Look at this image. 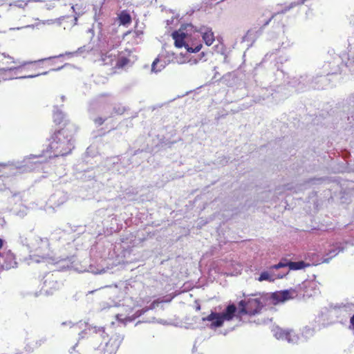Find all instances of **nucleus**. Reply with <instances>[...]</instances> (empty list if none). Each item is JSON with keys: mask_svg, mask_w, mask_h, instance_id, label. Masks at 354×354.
<instances>
[{"mask_svg": "<svg viewBox=\"0 0 354 354\" xmlns=\"http://www.w3.org/2000/svg\"><path fill=\"white\" fill-rule=\"evenodd\" d=\"M35 344V346H40V345H41V343H40V342H36Z\"/></svg>", "mask_w": 354, "mask_h": 354, "instance_id": "c756f323", "label": "nucleus"}, {"mask_svg": "<svg viewBox=\"0 0 354 354\" xmlns=\"http://www.w3.org/2000/svg\"><path fill=\"white\" fill-rule=\"evenodd\" d=\"M201 310V306L198 305L197 307H196V310Z\"/></svg>", "mask_w": 354, "mask_h": 354, "instance_id": "2f4dec72", "label": "nucleus"}, {"mask_svg": "<svg viewBox=\"0 0 354 354\" xmlns=\"http://www.w3.org/2000/svg\"><path fill=\"white\" fill-rule=\"evenodd\" d=\"M273 18V16H272L271 17H270L268 19H267L264 23L262 25L261 28V30L265 27L267 25L269 24V23L270 22V21L272 20V19Z\"/></svg>", "mask_w": 354, "mask_h": 354, "instance_id": "5701e85b", "label": "nucleus"}, {"mask_svg": "<svg viewBox=\"0 0 354 354\" xmlns=\"http://www.w3.org/2000/svg\"><path fill=\"white\" fill-rule=\"evenodd\" d=\"M53 122L54 130L49 139L48 150L55 157L68 155L74 148V136L77 127L58 110L53 112Z\"/></svg>", "mask_w": 354, "mask_h": 354, "instance_id": "f257e3e1", "label": "nucleus"}, {"mask_svg": "<svg viewBox=\"0 0 354 354\" xmlns=\"http://www.w3.org/2000/svg\"><path fill=\"white\" fill-rule=\"evenodd\" d=\"M34 348V345H32L31 344H27L22 350L25 352V353L30 354L33 352Z\"/></svg>", "mask_w": 354, "mask_h": 354, "instance_id": "aec40b11", "label": "nucleus"}, {"mask_svg": "<svg viewBox=\"0 0 354 354\" xmlns=\"http://www.w3.org/2000/svg\"><path fill=\"white\" fill-rule=\"evenodd\" d=\"M118 19L120 21V24L123 26L129 25L131 22V17L127 10L121 11L118 15Z\"/></svg>", "mask_w": 354, "mask_h": 354, "instance_id": "9d476101", "label": "nucleus"}, {"mask_svg": "<svg viewBox=\"0 0 354 354\" xmlns=\"http://www.w3.org/2000/svg\"><path fill=\"white\" fill-rule=\"evenodd\" d=\"M263 307V304L261 298H248L239 303V313L250 316L255 315L261 312Z\"/></svg>", "mask_w": 354, "mask_h": 354, "instance_id": "39448f33", "label": "nucleus"}, {"mask_svg": "<svg viewBox=\"0 0 354 354\" xmlns=\"http://www.w3.org/2000/svg\"><path fill=\"white\" fill-rule=\"evenodd\" d=\"M100 333H104V328H101V329H99L98 330Z\"/></svg>", "mask_w": 354, "mask_h": 354, "instance_id": "c85d7f7f", "label": "nucleus"}, {"mask_svg": "<svg viewBox=\"0 0 354 354\" xmlns=\"http://www.w3.org/2000/svg\"><path fill=\"white\" fill-rule=\"evenodd\" d=\"M131 32H132L131 30H129V31H127L124 35H129V34L131 33Z\"/></svg>", "mask_w": 354, "mask_h": 354, "instance_id": "7c9ffc66", "label": "nucleus"}, {"mask_svg": "<svg viewBox=\"0 0 354 354\" xmlns=\"http://www.w3.org/2000/svg\"><path fill=\"white\" fill-rule=\"evenodd\" d=\"M299 295L302 297L310 298L317 295L319 291L316 282L313 281H306L301 284L297 286Z\"/></svg>", "mask_w": 354, "mask_h": 354, "instance_id": "423d86ee", "label": "nucleus"}, {"mask_svg": "<svg viewBox=\"0 0 354 354\" xmlns=\"http://www.w3.org/2000/svg\"><path fill=\"white\" fill-rule=\"evenodd\" d=\"M53 66V62L52 60L50 59H44L25 63L19 67H0V75H3L7 71L17 70L20 73H24L22 76H21V77L32 78L39 75H46L50 71H55L62 68V66H59L57 68H54Z\"/></svg>", "mask_w": 354, "mask_h": 354, "instance_id": "f03ea898", "label": "nucleus"}, {"mask_svg": "<svg viewBox=\"0 0 354 354\" xmlns=\"http://www.w3.org/2000/svg\"><path fill=\"white\" fill-rule=\"evenodd\" d=\"M278 339H282L290 342L291 333L288 330L280 329L276 333Z\"/></svg>", "mask_w": 354, "mask_h": 354, "instance_id": "ddd939ff", "label": "nucleus"}, {"mask_svg": "<svg viewBox=\"0 0 354 354\" xmlns=\"http://www.w3.org/2000/svg\"><path fill=\"white\" fill-rule=\"evenodd\" d=\"M133 33L136 35V37H139L140 35H142V31L141 30H135Z\"/></svg>", "mask_w": 354, "mask_h": 354, "instance_id": "393cba45", "label": "nucleus"}, {"mask_svg": "<svg viewBox=\"0 0 354 354\" xmlns=\"http://www.w3.org/2000/svg\"><path fill=\"white\" fill-rule=\"evenodd\" d=\"M272 298L277 302H284L287 301V297L283 290L273 293Z\"/></svg>", "mask_w": 354, "mask_h": 354, "instance_id": "4468645a", "label": "nucleus"}, {"mask_svg": "<svg viewBox=\"0 0 354 354\" xmlns=\"http://www.w3.org/2000/svg\"><path fill=\"white\" fill-rule=\"evenodd\" d=\"M120 344L118 337H111L104 348V354H115Z\"/></svg>", "mask_w": 354, "mask_h": 354, "instance_id": "0eeeda50", "label": "nucleus"}, {"mask_svg": "<svg viewBox=\"0 0 354 354\" xmlns=\"http://www.w3.org/2000/svg\"><path fill=\"white\" fill-rule=\"evenodd\" d=\"M118 46V44H116V45H115V46H113V48H117Z\"/></svg>", "mask_w": 354, "mask_h": 354, "instance_id": "473e14b6", "label": "nucleus"}, {"mask_svg": "<svg viewBox=\"0 0 354 354\" xmlns=\"http://www.w3.org/2000/svg\"><path fill=\"white\" fill-rule=\"evenodd\" d=\"M115 55L111 50L102 53L100 60L104 65H111L115 59Z\"/></svg>", "mask_w": 354, "mask_h": 354, "instance_id": "1a4fd4ad", "label": "nucleus"}, {"mask_svg": "<svg viewBox=\"0 0 354 354\" xmlns=\"http://www.w3.org/2000/svg\"><path fill=\"white\" fill-rule=\"evenodd\" d=\"M236 312L234 304H230L222 313L212 312L208 316L203 317V322H212L211 326L214 328L221 327L225 321H231Z\"/></svg>", "mask_w": 354, "mask_h": 354, "instance_id": "20e7f679", "label": "nucleus"}, {"mask_svg": "<svg viewBox=\"0 0 354 354\" xmlns=\"http://www.w3.org/2000/svg\"><path fill=\"white\" fill-rule=\"evenodd\" d=\"M283 291L287 297V300L292 299L299 296L297 286H296L295 288H290Z\"/></svg>", "mask_w": 354, "mask_h": 354, "instance_id": "f8f14e48", "label": "nucleus"}, {"mask_svg": "<svg viewBox=\"0 0 354 354\" xmlns=\"http://www.w3.org/2000/svg\"><path fill=\"white\" fill-rule=\"evenodd\" d=\"M171 37L174 40V46L178 48L185 47L189 53H197L202 48V44L198 42L192 43L189 46V35L185 32V28L181 26L178 30L171 33Z\"/></svg>", "mask_w": 354, "mask_h": 354, "instance_id": "7ed1b4c3", "label": "nucleus"}, {"mask_svg": "<svg viewBox=\"0 0 354 354\" xmlns=\"http://www.w3.org/2000/svg\"><path fill=\"white\" fill-rule=\"evenodd\" d=\"M15 354H27V353H25V352L21 349V350H17L15 353Z\"/></svg>", "mask_w": 354, "mask_h": 354, "instance_id": "bb28decb", "label": "nucleus"}, {"mask_svg": "<svg viewBox=\"0 0 354 354\" xmlns=\"http://www.w3.org/2000/svg\"><path fill=\"white\" fill-rule=\"evenodd\" d=\"M129 62V59L126 57H120L118 58L116 62V67L118 68H123L126 65H127Z\"/></svg>", "mask_w": 354, "mask_h": 354, "instance_id": "dca6fc26", "label": "nucleus"}, {"mask_svg": "<svg viewBox=\"0 0 354 354\" xmlns=\"http://www.w3.org/2000/svg\"><path fill=\"white\" fill-rule=\"evenodd\" d=\"M351 328L354 329V315L351 317L350 319Z\"/></svg>", "mask_w": 354, "mask_h": 354, "instance_id": "b1692460", "label": "nucleus"}, {"mask_svg": "<svg viewBox=\"0 0 354 354\" xmlns=\"http://www.w3.org/2000/svg\"><path fill=\"white\" fill-rule=\"evenodd\" d=\"M105 120H106V118H103L102 117H97L94 119V123L97 126H101L104 123Z\"/></svg>", "mask_w": 354, "mask_h": 354, "instance_id": "4be33fe9", "label": "nucleus"}, {"mask_svg": "<svg viewBox=\"0 0 354 354\" xmlns=\"http://www.w3.org/2000/svg\"><path fill=\"white\" fill-rule=\"evenodd\" d=\"M308 266V264L306 263L303 261H297V262H293V261L288 262V267L289 268L290 270H301V269L305 268Z\"/></svg>", "mask_w": 354, "mask_h": 354, "instance_id": "9b49d317", "label": "nucleus"}, {"mask_svg": "<svg viewBox=\"0 0 354 354\" xmlns=\"http://www.w3.org/2000/svg\"><path fill=\"white\" fill-rule=\"evenodd\" d=\"M160 62L159 59L158 58H156L152 63V65H151V71L155 72V73H157V72H159L161 71V68H158V62Z\"/></svg>", "mask_w": 354, "mask_h": 354, "instance_id": "6ab92c4d", "label": "nucleus"}, {"mask_svg": "<svg viewBox=\"0 0 354 354\" xmlns=\"http://www.w3.org/2000/svg\"><path fill=\"white\" fill-rule=\"evenodd\" d=\"M6 259H8L10 261L9 265L6 266V268H10L11 267H14V266L17 264V263L15 261L14 256L11 254L6 255Z\"/></svg>", "mask_w": 354, "mask_h": 354, "instance_id": "a211bd4d", "label": "nucleus"}, {"mask_svg": "<svg viewBox=\"0 0 354 354\" xmlns=\"http://www.w3.org/2000/svg\"><path fill=\"white\" fill-rule=\"evenodd\" d=\"M251 32H252V30H248V32H246L245 35L244 36V39H248V37L251 34Z\"/></svg>", "mask_w": 354, "mask_h": 354, "instance_id": "a878e982", "label": "nucleus"}, {"mask_svg": "<svg viewBox=\"0 0 354 354\" xmlns=\"http://www.w3.org/2000/svg\"><path fill=\"white\" fill-rule=\"evenodd\" d=\"M3 241L0 239V250L3 248Z\"/></svg>", "mask_w": 354, "mask_h": 354, "instance_id": "cd10ccee", "label": "nucleus"}, {"mask_svg": "<svg viewBox=\"0 0 354 354\" xmlns=\"http://www.w3.org/2000/svg\"><path fill=\"white\" fill-rule=\"evenodd\" d=\"M202 37L205 44L209 46L215 41L214 34L210 28H205L202 31Z\"/></svg>", "mask_w": 354, "mask_h": 354, "instance_id": "6e6552de", "label": "nucleus"}, {"mask_svg": "<svg viewBox=\"0 0 354 354\" xmlns=\"http://www.w3.org/2000/svg\"><path fill=\"white\" fill-rule=\"evenodd\" d=\"M288 267V262L284 263L283 261H280L279 263L273 265L270 267L271 269L278 270L281 268Z\"/></svg>", "mask_w": 354, "mask_h": 354, "instance_id": "412c9836", "label": "nucleus"}, {"mask_svg": "<svg viewBox=\"0 0 354 354\" xmlns=\"http://www.w3.org/2000/svg\"><path fill=\"white\" fill-rule=\"evenodd\" d=\"M125 107L120 105L115 106L113 109V112L115 115H122L125 112Z\"/></svg>", "mask_w": 354, "mask_h": 354, "instance_id": "f3484780", "label": "nucleus"}, {"mask_svg": "<svg viewBox=\"0 0 354 354\" xmlns=\"http://www.w3.org/2000/svg\"><path fill=\"white\" fill-rule=\"evenodd\" d=\"M274 279L267 271L261 272L260 276L258 278L259 281H274Z\"/></svg>", "mask_w": 354, "mask_h": 354, "instance_id": "2eb2a0df", "label": "nucleus"}]
</instances>
